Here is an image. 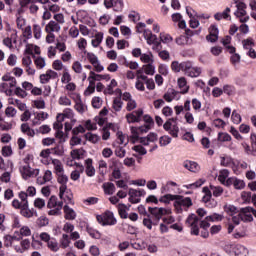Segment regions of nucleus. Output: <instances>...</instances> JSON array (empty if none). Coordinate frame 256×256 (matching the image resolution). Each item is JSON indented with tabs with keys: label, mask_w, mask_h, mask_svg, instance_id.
<instances>
[{
	"label": "nucleus",
	"mask_w": 256,
	"mask_h": 256,
	"mask_svg": "<svg viewBox=\"0 0 256 256\" xmlns=\"http://www.w3.org/2000/svg\"><path fill=\"white\" fill-rule=\"evenodd\" d=\"M163 129L166 130L173 138H177L180 131L177 124H172L169 120L163 124Z\"/></svg>",
	"instance_id": "nucleus-18"
},
{
	"label": "nucleus",
	"mask_w": 256,
	"mask_h": 256,
	"mask_svg": "<svg viewBox=\"0 0 256 256\" xmlns=\"http://www.w3.org/2000/svg\"><path fill=\"white\" fill-rule=\"evenodd\" d=\"M177 85L180 89V94L185 95L188 93L190 86L187 84V80L185 79L184 76H181L178 80H177Z\"/></svg>",
	"instance_id": "nucleus-29"
},
{
	"label": "nucleus",
	"mask_w": 256,
	"mask_h": 256,
	"mask_svg": "<svg viewBox=\"0 0 256 256\" xmlns=\"http://www.w3.org/2000/svg\"><path fill=\"white\" fill-rule=\"evenodd\" d=\"M58 78V73L54 70H47L46 73L40 75L41 84H48L51 79Z\"/></svg>",
	"instance_id": "nucleus-24"
},
{
	"label": "nucleus",
	"mask_w": 256,
	"mask_h": 256,
	"mask_svg": "<svg viewBox=\"0 0 256 256\" xmlns=\"http://www.w3.org/2000/svg\"><path fill=\"white\" fill-rule=\"evenodd\" d=\"M76 104H75V109L78 113L80 114H84L85 111L87 110V106L82 103L81 100V95L80 94H76V97L74 98Z\"/></svg>",
	"instance_id": "nucleus-34"
},
{
	"label": "nucleus",
	"mask_w": 256,
	"mask_h": 256,
	"mask_svg": "<svg viewBox=\"0 0 256 256\" xmlns=\"http://www.w3.org/2000/svg\"><path fill=\"white\" fill-rule=\"evenodd\" d=\"M49 117V114L47 112H35L34 113V118L32 119V125L33 126H38L43 123V121L47 120Z\"/></svg>",
	"instance_id": "nucleus-22"
},
{
	"label": "nucleus",
	"mask_w": 256,
	"mask_h": 256,
	"mask_svg": "<svg viewBox=\"0 0 256 256\" xmlns=\"http://www.w3.org/2000/svg\"><path fill=\"white\" fill-rule=\"evenodd\" d=\"M58 105L60 106H72V100L67 95H61L58 98Z\"/></svg>",
	"instance_id": "nucleus-61"
},
{
	"label": "nucleus",
	"mask_w": 256,
	"mask_h": 256,
	"mask_svg": "<svg viewBox=\"0 0 256 256\" xmlns=\"http://www.w3.org/2000/svg\"><path fill=\"white\" fill-rule=\"evenodd\" d=\"M241 221L252 222L254 217H256V210L253 207H245L240 209Z\"/></svg>",
	"instance_id": "nucleus-12"
},
{
	"label": "nucleus",
	"mask_w": 256,
	"mask_h": 256,
	"mask_svg": "<svg viewBox=\"0 0 256 256\" xmlns=\"http://www.w3.org/2000/svg\"><path fill=\"white\" fill-rule=\"evenodd\" d=\"M146 191L144 189L129 188L128 190V201L132 204H138L141 202V196H145Z\"/></svg>",
	"instance_id": "nucleus-10"
},
{
	"label": "nucleus",
	"mask_w": 256,
	"mask_h": 256,
	"mask_svg": "<svg viewBox=\"0 0 256 256\" xmlns=\"http://www.w3.org/2000/svg\"><path fill=\"white\" fill-rule=\"evenodd\" d=\"M187 67L185 69V75L191 78H197L201 76L203 70L202 68H199V66H193V63L190 61H187L186 63Z\"/></svg>",
	"instance_id": "nucleus-13"
},
{
	"label": "nucleus",
	"mask_w": 256,
	"mask_h": 256,
	"mask_svg": "<svg viewBox=\"0 0 256 256\" xmlns=\"http://www.w3.org/2000/svg\"><path fill=\"white\" fill-rule=\"evenodd\" d=\"M231 12L230 8H225L224 12L214 14V19L220 21L222 19H228L230 17L229 13Z\"/></svg>",
	"instance_id": "nucleus-55"
},
{
	"label": "nucleus",
	"mask_w": 256,
	"mask_h": 256,
	"mask_svg": "<svg viewBox=\"0 0 256 256\" xmlns=\"http://www.w3.org/2000/svg\"><path fill=\"white\" fill-rule=\"evenodd\" d=\"M20 213L26 219H31V217L37 216V211L34 208L30 209L29 204H27L26 206L24 205L20 210Z\"/></svg>",
	"instance_id": "nucleus-31"
},
{
	"label": "nucleus",
	"mask_w": 256,
	"mask_h": 256,
	"mask_svg": "<svg viewBox=\"0 0 256 256\" xmlns=\"http://www.w3.org/2000/svg\"><path fill=\"white\" fill-rule=\"evenodd\" d=\"M224 212L226 214H228L229 216L233 217L234 215L239 213V210L236 206L231 205V204H227V205L224 206Z\"/></svg>",
	"instance_id": "nucleus-51"
},
{
	"label": "nucleus",
	"mask_w": 256,
	"mask_h": 256,
	"mask_svg": "<svg viewBox=\"0 0 256 256\" xmlns=\"http://www.w3.org/2000/svg\"><path fill=\"white\" fill-rule=\"evenodd\" d=\"M63 202V199L60 201L56 196H51L47 202V208L49 209L48 215L59 216L63 210Z\"/></svg>",
	"instance_id": "nucleus-4"
},
{
	"label": "nucleus",
	"mask_w": 256,
	"mask_h": 256,
	"mask_svg": "<svg viewBox=\"0 0 256 256\" xmlns=\"http://www.w3.org/2000/svg\"><path fill=\"white\" fill-rule=\"evenodd\" d=\"M118 86L117 81L115 79L110 80V84L107 85L104 90L105 95H113L115 88Z\"/></svg>",
	"instance_id": "nucleus-48"
},
{
	"label": "nucleus",
	"mask_w": 256,
	"mask_h": 256,
	"mask_svg": "<svg viewBox=\"0 0 256 256\" xmlns=\"http://www.w3.org/2000/svg\"><path fill=\"white\" fill-rule=\"evenodd\" d=\"M51 153V149H45L41 151L40 157L41 163L43 165H49L50 163H52L53 159L51 158Z\"/></svg>",
	"instance_id": "nucleus-30"
},
{
	"label": "nucleus",
	"mask_w": 256,
	"mask_h": 256,
	"mask_svg": "<svg viewBox=\"0 0 256 256\" xmlns=\"http://www.w3.org/2000/svg\"><path fill=\"white\" fill-rule=\"evenodd\" d=\"M150 213L154 216V225H158L159 221L162 219L164 215L172 214V210L170 208H149Z\"/></svg>",
	"instance_id": "nucleus-9"
},
{
	"label": "nucleus",
	"mask_w": 256,
	"mask_h": 256,
	"mask_svg": "<svg viewBox=\"0 0 256 256\" xmlns=\"http://www.w3.org/2000/svg\"><path fill=\"white\" fill-rule=\"evenodd\" d=\"M147 79V75L143 74L141 70H137L136 71V83H135V87L136 90L138 91H145V84L143 83V81H145Z\"/></svg>",
	"instance_id": "nucleus-17"
},
{
	"label": "nucleus",
	"mask_w": 256,
	"mask_h": 256,
	"mask_svg": "<svg viewBox=\"0 0 256 256\" xmlns=\"http://www.w3.org/2000/svg\"><path fill=\"white\" fill-rule=\"evenodd\" d=\"M142 73L145 72L148 76H154L156 72V66L153 63L145 64L142 68Z\"/></svg>",
	"instance_id": "nucleus-44"
},
{
	"label": "nucleus",
	"mask_w": 256,
	"mask_h": 256,
	"mask_svg": "<svg viewBox=\"0 0 256 256\" xmlns=\"http://www.w3.org/2000/svg\"><path fill=\"white\" fill-rule=\"evenodd\" d=\"M52 178H53V173H52V171H51V170H46V171L44 172L43 178H38V179H37V182H38V184H40V185H44L45 183L52 181Z\"/></svg>",
	"instance_id": "nucleus-43"
},
{
	"label": "nucleus",
	"mask_w": 256,
	"mask_h": 256,
	"mask_svg": "<svg viewBox=\"0 0 256 256\" xmlns=\"http://www.w3.org/2000/svg\"><path fill=\"white\" fill-rule=\"evenodd\" d=\"M229 170L228 169H222L219 171V175H218V181L224 185V186H230L229 184Z\"/></svg>",
	"instance_id": "nucleus-27"
},
{
	"label": "nucleus",
	"mask_w": 256,
	"mask_h": 256,
	"mask_svg": "<svg viewBox=\"0 0 256 256\" xmlns=\"http://www.w3.org/2000/svg\"><path fill=\"white\" fill-rule=\"evenodd\" d=\"M65 206L63 207L64 218L68 221H74L77 217V212L65 202Z\"/></svg>",
	"instance_id": "nucleus-21"
},
{
	"label": "nucleus",
	"mask_w": 256,
	"mask_h": 256,
	"mask_svg": "<svg viewBox=\"0 0 256 256\" xmlns=\"http://www.w3.org/2000/svg\"><path fill=\"white\" fill-rule=\"evenodd\" d=\"M220 165L223 167H230L232 168V171H234V165H237V163H235V160L232 157L224 155L220 157Z\"/></svg>",
	"instance_id": "nucleus-28"
},
{
	"label": "nucleus",
	"mask_w": 256,
	"mask_h": 256,
	"mask_svg": "<svg viewBox=\"0 0 256 256\" xmlns=\"http://www.w3.org/2000/svg\"><path fill=\"white\" fill-rule=\"evenodd\" d=\"M61 31V25H58L57 22L55 21H50L46 26H45V32L46 33H58Z\"/></svg>",
	"instance_id": "nucleus-35"
},
{
	"label": "nucleus",
	"mask_w": 256,
	"mask_h": 256,
	"mask_svg": "<svg viewBox=\"0 0 256 256\" xmlns=\"http://www.w3.org/2000/svg\"><path fill=\"white\" fill-rule=\"evenodd\" d=\"M85 155V150L83 149H75L71 151V156L73 159H81Z\"/></svg>",
	"instance_id": "nucleus-63"
},
{
	"label": "nucleus",
	"mask_w": 256,
	"mask_h": 256,
	"mask_svg": "<svg viewBox=\"0 0 256 256\" xmlns=\"http://www.w3.org/2000/svg\"><path fill=\"white\" fill-rule=\"evenodd\" d=\"M21 130H22V133H24L28 137L33 138L36 135L35 130L30 128L28 123H23L22 126H21Z\"/></svg>",
	"instance_id": "nucleus-46"
},
{
	"label": "nucleus",
	"mask_w": 256,
	"mask_h": 256,
	"mask_svg": "<svg viewBox=\"0 0 256 256\" xmlns=\"http://www.w3.org/2000/svg\"><path fill=\"white\" fill-rule=\"evenodd\" d=\"M181 97L180 92L175 89H168L166 93L163 95V99L167 101V103H172L173 100H179Z\"/></svg>",
	"instance_id": "nucleus-20"
},
{
	"label": "nucleus",
	"mask_w": 256,
	"mask_h": 256,
	"mask_svg": "<svg viewBox=\"0 0 256 256\" xmlns=\"http://www.w3.org/2000/svg\"><path fill=\"white\" fill-rule=\"evenodd\" d=\"M51 164L53 166V173L58 176L65 172L64 170V164L59 159H52Z\"/></svg>",
	"instance_id": "nucleus-26"
},
{
	"label": "nucleus",
	"mask_w": 256,
	"mask_h": 256,
	"mask_svg": "<svg viewBox=\"0 0 256 256\" xmlns=\"http://www.w3.org/2000/svg\"><path fill=\"white\" fill-rule=\"evenodd\" d=\"M123 101L121 100V98H114L113 99V103H112V108L114 111L116 112H120L123 109Z\"/></svg>",
	"instance_id": "nucleus-59"
},
{
	"label": "nucleus",
	"mask_w": 256,
	"mask_h": 256,
	"mask_svg": "<svg viewBox=\"0 0 256 256\" xmlns=\"http://www.w3.org/2000/svg\"><path fill=\"white\" fill-rule=\"evenodd\" d=\"M228 183L230 184V186H233L235 189L245 188V181L242 179H238L237 177H230Z\"/></svg>",
	"instance_id": "nucleus-37"
},
{
	"label": "nucleus",
	"mask_w": 256,
	"mask_h": 256,
	"mask_svg": "<svg viewBox=\"0 0 256 256\" xmlns=\"http://www.w3.org/2000/svg\"><path fill=\"white\" fill-rule=\"evenodd\" d=\"M76 89H77V85L71 81L68 82V84L66 85V90L69 92L68 96H70L73 99L77 97V93H74Z\"/></svg>",
	"instance_id": "nucleus-53"
},
{
	"label": "nucleus",
	"mask_w": 256,
	"mask_h": 256,
	"mask_svg": "<svg viewBox=\"0 0 256 256\" xmlns=\"http://www.w3.org/2000/svg\"><path fill=\"white\" fill-rule=\"evenodd\" d=\"M143 36L146 40L147 45L149 46H151V44L154 43L155 40H158V36L153 34L149 28H146L143 31Z\"/></svg>",
	"instance_id": "nucleus-33"
},
{
	"label": "nucleus",
	"mask_w": 256,
	"mask_h": 256,
	"mask_svg": "<svg viewBox=\"0 0 256 256\" xmlns=\"http://www.w3.org/2000/svg\"><path fill=\"white\" fill-rule=\"evenodd\" d=\"M217 140L219 143H227V142H231L232 137L227 132H219L217 136Z\"/></svg>",
	"instance_id": "nucleus-49"
},
{
	"label": "nucleus",
	"mask_w": 256,
	"mask_h": 256,
	"mask_svg": "<svg viewBox=\"0 0 256 256\" xmlns=\"http://www.w3.org/2000/svg\"><path fill=\"white\" fill-rule=\"evenodd\" d=\"M186 225L190 227L192 235H199V219L195 214L188 215V218L186 219Z\"/></svg>",
	"instance_id": "nucleus-11"
},
{
	"label": "nucleus",
	"mask_w": 256,
	"mask_h": 256,
	"mask_svg": "<svg viewBox=\"0 0 256 256\" xmlns=\"http://www.w3.org/2000/svg\"><path fill=\"white\" fill-rule=\"evenodd\" d=\"M234 4L236 7V11L234 12L235 17L238 18L241 23L248 22L250 19V16L247 15L246 4L240 0H234Z\"/></svg>",
	"instance_id": "nucleus-5"
},
{
	"label": "nucleus",
	"mask_w": 256,
	"mask_h": 256,
	"mask_svg": "<svg viewBox=\"0 0 256 256\" xmlns=\"http://www.w3.org/2000/svg\"><path fill=\"white\" fill-rule=\"evenodd\" d=\"M209 191L211 192V195H214V197H219L223 194L224 189L220 186L211 185Z\"/></svg>",
	"instance_id": "nucleus-62"
},
{
	"label": "nucleus",
	"mask_w": 256,
	"mask_h": 256,
	"mask_svg": "<svg viewBox=\"0 0 256 256\" xmlns=\"http://www.w3.org/2000/svg\"><path fill=\"white\" fill-rule=\"evenodd\" d=\"M20 173L24 179H29L31 177H37L40 170L31 168L29 164H24V166L20 167Z\"/></svg>",
	"instance_id": "nucleus-14"
},
{
	"label": "nucleus",
	"mask_w": 256,
	"mask_h": 256,
	"mask_svg": "<svg viewBox=\"0 0 256 256\" xmlns=\"http://www.w3.org/2000/svg\"><path fill=\"white\" fill-rule=\"evenodd\" d=\"M242 46L244 50L250 51L251 48L255 47V40L252 37L245 38L242 41Z\"/></svg>",
	"instance_id": "nucleus-47"
},
{
	"label": "nucleus",
	"mask_w": 256,
	"mask_h": 256,
	"mask_svg": "<svg viewBox=\"0 0 256 256\" xmlns=\"http://www.w3.org/2000/svg\"><path fill=\"white\" fill-rule=\"evenodd\" d=\"M234 163L236 164L233 167V173L236 175L241 173V169H246L248 167V164L245 161L234 160Z\"/></svg>",
	"instance_id": "nucleus-42"
},
{
	"label": "nucleus",
	"mask_w": 256,
	"mask_h": 256,
	"mask_svg": "<svg viewBox=\"0 0 256 256\" xmlns=\"http://www.w3.org/2000/svg\"><path fill=\"white\" fill-rule=\"evenodd\" d=\"M65 118H68L70 120H73L74 118V112H73V109H70V108H66L63 110L62 113H59L58 116H57V119L59 121H64Z\"/></svg>",
	"instance_id": "nucleus-38"
},
{
	"label": "nucleus",
	"mask_w": 256,
	"mask_h": 256,
	"mask_svg": "<svg viewBox=\"0 0 256 256\" xmlns=\"http://www.w3.org/2000/svg\"><path fill=\"white\" fill-rule=\"evenodd\" d=\"M88 46V42L86 38L80 37L77 41V47L80 51L83 52L82 59L84 61H88L91 63V65L94 66V70L96 72H102L105 70L104 66L100 63L99 58L96 54L92 52L86 51V48Z\"/></svg>",
	"instance_id": "nucleus-1"
},
{
	"label": "nucleus",
	"mask_w": 256,
	"mask_h": 256,
	"mask_svg": "<svg viewBox=\"0 0 256 256\" xmlns=\"http://www.w3.org/2000/svg\"><path fill=\"white\" fill-rule=\"evenodd\" d=\"M203 193L205 194L202 198V201L210 209H214L218 205V202L215 199H212L211 190L208 187L203 188Z\"/></svg>",
	"instance_id": "nucleus-16"
},
{
	"label": "nucleus",
	"mask_w": 256,
	"mask_h": 256,
	"mask_svg": "<svg viewBox=\"0 0 256 256\" xmlns=\"http://www.w3.org/2000/svg\"><path fill=\"white\" fill-rule=\"evenodd\" d=\"M184 167L188 169L189 172H192V173H199L201 169L199 164L195 161H185Z\"/></svg>",
	"instance_id": "nucleus-36"
},
{
	"label": "nucleus",
	"mask_w": 256,
	"mask_h": 256,
	"mask_svg": "<svg viewBox=\"0 0 256 256\" xmlns=\"http://www.w3.org/2000/svg\"><path fill=\"white\" fill-rule=\"evenodd\" d=\"M103 190L105 194L112 195L115 193V185L112 182H106L103 184Z\"/></svg>",
	"instance_id": "nucleus-58"
},
{
	"label": "nucleus",
	"mask_w": 256,
	"mask_h": 256,
	"mask_svg": "<svg viewBox=\"0 0 256 256\" xmlns=\"http://www.w3.org/2000/svg\"><path fill=\"white\" fill-rule=\"evenodd\" d=\"M172 21L174 23H178V27L180 29H185L186 28V22L183 20V16L180 13H173L172 14Z\"/></svg>",
	"instance_id": "nucleus-39"
},
{
	"label": "nucleus",
	"mask_w": 256,
	"mask_h": 256,
	"mask_svg": "<svg viewBox=\"0 0 256 256\" xmlns=\"http://www.w3.org/2000/svg\"><path fill=\"white\" fill-rule=\"evenodd\" d=\"M121 219H128V210L129 208L125 204H119L117 206Z\"/></svg>",
	"instance_id": "nucleus-57"
},
{
	"label": "nucleus",
	"mask_w": 256,
	"mask_h": 256,
	"mask_svg": "<svg viewBox=\"0 0 256 256\" xmlns=\"http://www.w3.org/2000/svg\"><path fill=\"white\" fill-rule=\"evenodd\" d=\"M85 173L88 177L96 175V169L93 167V160L90 158L85 160Z\"/></svg>",
	"instance_id": "nucleus-32"
},
{
	"label": "nucleus",
	"mask_w": 256,
	"mask_h": 256,
	"mask_svg": "<svg viewBox=\"0 0 256 256\" xmlns=\"http://www.w3.org/2000/svg\"><path fill=\"white\" fill-rule=\"evenodd\" d=\"M144 111L142 109H137L126 114V119L128 124L140 123L143 118Z\"/></svg>",
	"instance_id": "nucleus-15"
},
{
	"label": "nucleus",
	"mask_w": 256,
	"mask_h": 256,
	"mask_svg": "<svg viewBox=\"0 0 256 256\" xmlns=\"http://www.w3.org/2000/svg\"><path fill=\"white\" fill-rule=\"evenodd\" d=\"M177 187H178L177 182L170 180V181H167L166 184L162 185L160 192L161 194H170L175 192V188Z\"/></svg>",
	"instance_id": "nucleus-23"
},
{
	"label": "nucleus",
	"mask_w": 256,
	"mask_h": 256,
	"mask_svg": "<svg viewBox=\"0 0 256 256\" xmlns=\"http://www.w3.org/2000/svg\"><path fill=\"white\" fill-rule=\"evenodd\" d=\"M104 39V33L98 32L95 34L94 39L92 40V46L98 48Z\"/></svg>",
	"instance_id": "nucleus-52"
},
{
	"label": "nucleus",
	"mask_w": 256,
	"mask_h": 256,
	"mask_svg": "<svg viewBox=\"0 0 256 256\" xmlns=\"http://www.w3.org/2000/svg\"><path fill=\"white\" fill-rule=\"evenodd\" d=\"M72 70L79 76L82 81L87 79V73L83 71V65L80 61H74L72 63Z\"/></svg>",
	"instance_id": "nucleus-19"
},
{
	"label": "nucleus",
	"mask_w": 256,
	"mask_h": 256,
	"mask_svg": "<svg viewBox=\"0 0 256 256\" xmlns=\"http://www.w3.org/2000/svg\"><path fill=\"white\" fill-rule=\"evenodd\" d=\"M57 182L59 185L58 196L60 200L67 204H74L73 202V192L68 189L67 183L69 182V177L65 174V171L61 174L56 175Z\"/></svg>",
	"instance_id": "nucleus-2"
},
{
	"label": "nucleus",
	"mask_w": 256,
	"mask_h": 256,
	"mask_svg": "<svg viewBox=\"0 0 256 256\" xmlns=\"http://www.w3.org/2000/svg\"><path fill=\"white\" fill-rule=\"evenodd\" d=\"M70 81H72V75L70 74L69 69L66 67L63 70V73L61 76V82H62V84H69Z\"/></svg>",
	"instance_id": "nucleus-54"
},
{
	"label": "nucleus",
	"mask_w": 256,
	"mask_h": 256,
	"mask_svg": "<svg viewBox=\"0 0 256 256\" xmlns=\"http://www.w3.org/2000/svg\"><path fill=\"white\" fill-rule=\"evenodd\" d=\"M98 223L102 226H113L117 223L112 211H106L102 215L96 217Z\"/></svg>",
	"instance_id": "nucleus-8"
},
{
	"label": "nucleus",
	"mask_w": 256,
	"mask_h": 256,
	"mask_svg": "<svg viewBox=\"0 0 256 256\" xmlns=\"http://www.w3.org/2000/svg\"><path fill=\"white\" fill-rule=\"evenodd\" d=\"M140 60L143 63H146V65H147V64H150V63H154V56L151 52L143 53V54H141Z\"/></svg>",
	"instance_id": "nucleus-56"
},
{
	"label": "nucleus",
	"mask_w": 256,
	"mask_h": 256,
	"mask_svg": "<svg viewBox=\"0 0 256 256\" xmlns=\"http://www.w3.org/2000/svg\"><path fill=\"white\" fill-rule=\"evenodd\" d=\"M130 131H131V138L133 140V143L138 142V140L141 143L142 133H141L140 127H131Z\"/></svg>",
	"instance_id": "nucleus-41"
},
{
	"label": "nucleus",
	"mask_w": 256,
	"mask_h": 256,
	"mask_svg": "<svg viewBox=\"0 0 256 256\" xmlns=\"http://www.w3.org/2000/svg\"><path fill=\"white\" fill-rule=\"evenodd\" d=\"M171 67L174 72L182 71L185 73V70L187 69L188 65H187V61L181 62V63H179L178 61H173Z\"/></svg>",
	"instance_id": "nucleus-40"
},
{
	"label": "nucleus",
	"mask_w": 256,
	"mask_h": 256,
	"mask_svg": "<svg viewBox=\"0 0 256 256\" xmlns=\"http://www.w3.org/2000/svg\"><path fill=\"white\" fill-rule=\"evenodd\" d=\"M158 140V134L155 132H150L147 137L140 138V144L144 146H149L151 143H155Z\"/></svg>",
	"instance_id": "nucleus-25"
},
{
	"label": "nucleus",
	"mask_w": 256,
	"mask_h": 256,
	"mask_svg": "<svg viewBox=\"0 0 256 256\" xmlns=\"http://www.w3.org/2000/svg\"><path fill=\"white\" fill-rule=\"evenodd\" d=\"M159 201L161 203H164V204H169L170 202L172 201H176V195H172V194H164L163 196L160 197Z\"/></svg>",
	"instance_id": "nucleus-60"
},
{
	"label": "nucleus",
	"mask_w": 256,
	"mask_h": 256,
	"mask_svg": "<svg viewBox=\"0 0 256 256\" xmlns=\"http://www.w3.org/2000/svg\"><path fill=\"white\" fill-rule=\"evenodd\" d=\"M39 238L42 242L47 244V247L50 251L56 253L60 250V245L57 242L56 238L51 237V235H49L48 233L42 232L39 235Z\"/></svg>",
	"instance_id": "nucleus-6"
},
{
	"label": "nucleus",
	"mask_w": 256,
	"mask_h": 256,
	"mask_svg": "<svg viewBox=\"0 0 256 256\" xmlns=\"http://www.w3.org/2000/svg\"><path fill=\"white\" fill-rule=\"evenodd\" d=\"M225 251L235 256H248L249 250L247 247L241 244H231L225 246Z\"/></svg>",
	"instance_id": "nucleus-7"
},
{
	"label": "nucleus",
	"mask_w": 256,
	"mask_h": 256,
	"mask_svg": "<svg viewBox=\"0 0 256 256\" xmlns=\"http://www.w3.org/2000/svg\"><path fill=\"white\" fill-rule=\"evenodd\" d=\"M172 143V138L165 135L159 138V145L161 147H166L167 145Z\"/></svg>",
	"instance_id": "nucleus-64"
},
{
	"label": "nucleus",
	"mask_w": 256,
	"mask_h": 256,
	"mask_svg": "<svg viewBox=\"0 0 256 256\" xmlns=\"http://www.w3.org/2000/svg\"><path fill=\"white\" fill-rule=\"evenodd\" d=\"M34 65L37 69L41 70L47 66V62L42 56H34Z\"/></svg>",
	"instance_id": "nucleus-45"
},
{
	"label": "nucleus",
	"mask_w": 256,
	"mask_h": 256,
	"mask_svg": "<svg viewBox=\"0 0 256 256\" xmlns=\"http://www.w3.org/2000/svg\"><path fill=\"white\" fill-rule=\"evenodd\" d=\"M32 32H33V37L36 40H39L42 38L43 31H42V27L39 24H34L32 26Z\"/></svg>",
	"instance_id": "nucleus-50"
},
{
	"label": "nucleus",
	"mask_w": 256,
	"mask_h": 256,
	"mask_svg": "<svg viewBox=\"0 0 256 256\" xmlns=\"http://www.w3.org/2000/svg\"><path fill=\"white\" fill-rule=\"evenodd\" d=\"M191 206H193V200L190 197L176 195L174 207L177 213L187 212Z\"/></svg>",
	"instance_id": "nucleus-3"
}]
</instances>
